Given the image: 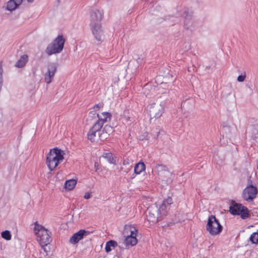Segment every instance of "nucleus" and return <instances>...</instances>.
<instances>
[{"label": "nucleus", "mask_w": 258, "mask_h": 258, "mask_svg": "<svg viewBox=\"0 0 258 258\" xmlns=\"http://www.w3.org/2000/svg\"><path fill=\"white\" fill-rule=\"evenodd\" d=\"M64 155V151L57 147L50 150L46 156V164L50 172L63 160Z\"/></svg>", "instance_id": "f257e3e1"}, {"label": "nucleus", "mask_w": 258, "mask_h": 258, "mask_svg": "<svg viewBox=\"0 0 258 258\" xmlns=\"http://www.w3.org/2000/svg\"><path fill=\"white\" fill-rule=\"evenodd\" d=\"M66 39L62 35H58L53 41L49 44L45 49L48 55L60 53L64 47Z\"/></svg>", "instance_id": "f03ea898"}, {"label": "nucleus", "mask_w": 258, "mask_h": 258, "mask_svg": "<svg viewBox=\"0 0 258 258\" xmlns=\"http://www.w3.org/2000/svg\"><path fill=\"white\" fill-rule=\"evenodd\" d=\"M34 230L37 236V241L40 244H49L51 241L50 233L47 229L40 225L37 222L34 223Z\"/></svg>", "instance_id": "7ed1b4c3"}, {"label": "nucleus", "mask_w": 258, "mask_h": 258, "mask_svg": "<svg viewBox=\"0 0 258 258\" xmlns=\"http://www.w3.org/2000/svg\"><path fill=\"white\" fill-rule=\"evenodd\" d=\"M229 212L233 215H240L242 219H245L249 216V211L246 207L234 201L231 202Z\"/></svg>", "instance_id": "20e7f679"}, {"label": "nucleus", "mask_w": 258, "mask_h": 258, "mask_svg": "<svg viewBox=\"0 0 258 258\" xmlns=\"http://www.w3.org/2000/svg\"><path fill=\"white\" fill-rule=\"evenodd\" d=\"M206 229L211 235H216L222 231L223 227L215 216L211 215L208 220Z\"/></svg>", "instance_id": "39448f33"}, {"label": "nucleus", "mask_w": 258, "mask_h": 258, "mask_svg": "<svg viewBox=\"0 0 258 258\" xmlns=\"http://www.w3.org/2000/svg\"><path fill=\"white\" fill-rule=\"evenodd\" d=\"M130 232V234L127 235L124 240V243L126 246H134L137 243V239L136 238L138 229L132 225H125L124 233H128Z\"/></svg>", "instance_id": "423d86ee"}, {"label": "nucleus", "mask_w": 258, "mask_h": 258, "mask_svg": "<svg viewBox=\"0 0 258 258\" xmlns=\"http://www.w3.org/2000/svg\"><path fill=\"white\" fill-rule=\"evenodd\" d=\"M164 106L161 103H154L150 104L148 108V112L150 117V119L156 120L160 117L164 112Z\"/></svg>", "instance_id": "0eeeda50"}, {"label": "nucleus", "mask_w": 258, "mask_h": 258, "mask_svg": "<svg viewBox=\"0 0 258 258\" xmlns=\"http://www.w3.org/2000/svg\"><path fill=\"white\" fill-rule=\"evenodd\" d=\"M257 192V189L255 186L250 185L243 189L242 197L247 202L252 201L256 198Z\"/></svg>", "instance_id": "6e6552de"}, {"label": "nucleus", "mask_w": 258, "mask_h": 258, "mask_svg": "<svg viewBox=\"0 0 258 258\" xmlns=\"http://www.w3.org/2000/svg\"><path fill=\"white\" fill-rule=\"evenodd\" d=\"M148 215H147V220L149 222L156 223L162 219L158 213V207L154 205L148 208Z\"/></svg>", "instance_id": "1a4fd4ad"}, {"label": "nucleus", "mask_w": 258, "mask_h": 258, "mask_svg": "<svg viewBox=\"0 0 258 258\" xmlns=\"http://www.w3.org/2000/svg\"><path fill=\"white\" fill-rule=\"evenodd\" d=\"M101 129L99 125L94 124L88 133V139L91 142L97 141L98 140L101 141Z\"/></svg>", "instance_id": "9d476101"}, {"label": "nucleus", "mask_w": 258, "mask_h": 258, "mask_svg": "<svg viewBox=\"0 0 258 258\" xmlns=\"http://www.w3.org/2000/svg\"><path fill=\"white\" fill-rule=\"evenodd\" d=\"M92 34L95 38V43L97 44H100L104 39V32L102 29L101 25H97L90 27Z\"/></svg>", "instance_id": "9b49d317"}, {"label": "nucleus", "mask_w": 258, "mask_h": 258, "mask_svg": "<svg viewBox=\"0 0 258 258\" xmlns=\"http://www.w3.org/2000/svg\"><path fill=\"white\" fill-rule=\"evenodd\" d=\"M57 66L56 63L52 62L48 64L47 71L44 74V80L47 84H50L56 72Z\"/></svg>", "instance_id": "f8f14e48"}, {"label": "nucleus", "mask_w": 258, "mask_h": 258, "mask_svg": "<svg viewBox=\"0 0 258 258\" xmlns=\"http://www.w3.org/2000/svg\"><path fill=\"white\" fill-rule=\"evenodd\" d=\"M91 21L90 27L95 26L97 25H101V20L102 19V13L98 10L92 11L90 13Z\"/></svg>", "instance_id": "ddd939ff"}, {"label": "nucleus", "mask_w": 258, "mask_h": 258, "mask_svg": "<svg viewBox=\"0 0 258 258\" xmlns=\"http://www.w3.org/2000/svg\"><path fill=\"white\" fill-rule=\"evenodd\" d=\"M88 234V231L81 229L72 235L70 238L69 242L72 244H76L82 239L84 236Z\"/></svg>", "instance_id": "4468645a"}, {"label": "nucleus", "mask_w": 258, "mask_h": 258, "mask_svg": "<svg viewBox=\"0 0 258 258\" xmlns=\"http://www.w3.org/2000/svg\"><path fill=\"white\" fill-rule=\"evenodd\" d=\"M97 117L98 118V121H97L94 124H98L100 127L102 128L103 124L105 122L110 121L111 118V114L107 112H103L101 115L97 114Z\"/></svg>", "instance_id": "2eb2a0df"}, {"label": "nucleus", "mask_w": 258, "mask_h": 258, "mask_svg": "<svg viewBox=\"0 0 258 258\" xmlns=\"http://www.w3.org/2000/svg\"><path fill=\"white\" fill-rule=\"evenodd\" d=\"M114 130L112 126L110 125H105L103 130H101V141H104L108 138L109 136L114 132Z\"/></svg>", "instance_id": "dca6fc26"}, {"label": "nucleus", "mask_w": 258, "mask_h": 258, "mask_svg": "<svg viewBox=\"0 0 258 258\" xmlns=\"http://www.w3.org/2000/svg\"><path fill=\"white\" fill-rule=\"evenodd\" d=\"M184 17V27L185 29H189L192 25L193 21L192 20V12L191 11H185L183 13Z\"/></svg>", "instance_id": "f3484780"}, {"label": "nucleus", "mask_w": 258, "mask_h": 258, "mask_svg": "<svg viewBox=\"0 0 258 258\" xmlns=\"http://www.w3.org/2000/svg\"><path fill=\"white\" fill-rule=\"evenodd\" d=\"M158 175L161 178L164 179L165 177L169 174V171L166 166L162 164H157L155 166Z\"/></svg>", "instance_id": "a211bd4d"}, {"label": "nucleus", "mask_w": 258, "mask_h": 258, "mask_svg": "<svg viewBox=\"0 0 258 258\" xmlns=\"http://www.w3.org/2000/svg\"><path fill=\"white\" fill-rule=\"evenodd\" d=\"M186 218V215L183 213L180 212H176L173 220V222L168 223V226H172L175 223H181Z\"/></svg>", "instance_id": "6ab92c4d"}, {"label": "nucleus", "mask_w": 258, "mask_h": 258, "mask_svg": "<svg viewBox=\"0 0 258 258\" xmlns=\"http://www.w3.org/2000/svg\"><path fill=\"white\" fill-rule=\"evenodd\" d=\"M23 0H10L7 3V9L12 11L16 9L22 2Z\"/></svg>", "instance_id": "aec40b11"}, {"label": "nucleus", "mask_w": 258, "mask_h": 258, "mask_svg": "<svg viewBox=\"0 0 258 258\" xmlns=\"http://www.w3.org/2000/svg\"><path fill=\"white\" fill-rule=\"evenodd\" d=\"M28 60V56L27 54H23L18 60L15 64V66L17 68H23L25 66Z\"/></svg>", "instance_id": "412c9836"}, {"label": "nucleus", "mask_w": 258, "mask_h": 258, "mask_svg": "<svg viewBox=\"0 0 258 258\" xmlns=\"http://www.w3.org/2000/svg\"><path fill=\"white\" fill-rule=\"evenodd\" d=\"M117 246L118 244L116 241L113 240H109L106 243L105 248V251L107 253H108L110 251H111L112 249H114L115 247H117Z\"/></svg>", "instance_id": "4be33fe9"}, {"label": "nucleus", "mask_w": 258, "mask_h": 258, "mask_svg": "<svg viewBox=\"0 0 258 258\" xmlns=\"http://www.w3.org/2000/svg\"><path fill=\"white\" fill-rule=\"evenodd\" d=\"M121 118L126 123H131L133 121V117H132L129 110L127 109L124 110L121 115Z\"/></svg>", "instance_id": "5701e85b"}, {"label": "nucleus", "mask_w": 258, "mask_h": 258, "mask_svg": "<svg viewBox=\"0 0 258 258\" xmlns=\"http://www.w3.org/2000/svg\"><path fill=\"white\" fill-rule=\"evenodd\" d=\"M146 169L145 164L142 162H139L136 164L134 167V172L137 174H140L142 171H144Z\"/></svg>", "instance_id": "b1692460"}, {"label": "nucleus", "mask_w": 258, "mask_h": 258, "mask_svg": "<svg viewBox=\"0 0 258 258\" xmlns=\"http://www.w3.org/2000/svg\"><path fill=\"white\" fill-rule=\"evenodd\" d=\"M169 209V207L165 204H162L160 205V207L158 208V213H159V216L162 218V217L165 216L167 213L168 210Z\"/></svg>", "instance_id": "393cba45"}, {"label": "nucleus", "mask_w": 258, "mask_h": 258, "mask_svg": "<svg viewBox=\"0 0 258 258\" xmlns=\"http://www.w3.org/2000/svg\"><path fill=\"white\" fill-rule=\"evenodd\" d=\"M123 165L125 166L124 169L123 170L124 168L123 167L121 168V169L123 170L125 173H127L132 168V162L128 158L123 159Z\"/></svg>", "instance_id": "a878e982"}, {"label": "nucleus", "mask_w": 258, "mask_h": 258, "mask_svg": "<svg viewBox=\"0 0 258 258\" xmlns=\"http://www.w3.org/2000/svg\"><path fill=\"white\" fill-rule=\"evenodd\" d=\"M77 184V180L74 179L68 180L66 181L64 186L69 190H72Z\"/></svg>", "instance_id": "bb28decb"}, {"label": "nucleus", "mask_w": 258, "mask_h": 258, "mask_svg": "<svg viewBox=\"0 0 258 258\" xmlns=\"http://www.w3.org/2000/svg\"><path fill=\"white\" fill-rule=\"evenodd\" d=\"M249 239L252 243L258 244V231L253 233L251 235Z\"/></svg>", "instance_id": "cd10ccee"}, {"label": "nucleus", "mask_w": 258, "mask_h": 258, "mask_svg": "<svg viewBox=\"0 0 258 258\" xmlns=\"http://www.w3.org/2000/svg\"><path fill=\"white\" fill-rule=\"evenodd\" d=\"M1 235L4 239L7 240H10L11 239L12 235L11 232L8 230H5L2 232Z\"/></svg>", "instance_id": "c85d7f7f"}, {"label": "nucleus", "mask_w": 258, "mask_h": 258, "mask_svg": "<svg viewBox=\"0 0 258 258\" xmlns=\"http://www.w3.org/2000/svg\"><path fill=\"white\" fill-rule=\"evenodd\" d=\"M103 157L106 158L110 163H114V158L111 153H105L103 155Z\"/></svg>", "instance_id": "c756f323"}, {"label": "nucleus", "mask_w": 258, "mask_h": 258, "mask_svg": "<svg viewBox=\"0 0 258 258\" xmlns=\"http://www.w3.org/2000/svg\"><path fill=\"white\" fill-rule=\"evenodd\" d=\"M41 246L42 249L44 250V251L45 252L46 255L48 254V252L50 251V247L49 246H48V244H40Z\"/></svg>", "instance_id": "7c9ffc66"}, {"label": "nucleus", "mask_w": 258, "mask_h": 258, "mask_svg": "<svg viewBox=\"0 0 258 258\" xmlns=\"http://www.w3.org/2000/svg\"><path fill=\"white\" fill-rule=\"evenodd\" d=\"M172 199L170 197H168L167 199L165 200H164L162 202V204H165V205H166L168 206V207L169 206V205L172 204Z\"/></svg>", "instance_id": "2f4dec72"}, {"label": "nucleus", "mask_w": 258, "mask_h": 258, "mask_svg": "<svg viewBox=\"0 0 258 258\" xmlns=\"http://www.w3.org/2000/svg\"><path fill=\"white\" fill-rule=\"evenodd\" d=\"M3 69L1 67V66L0 65V90H1L2 85H3Z\"/></svg>", "instance_id": "473e14b6"}, {"label": "nucleus", "mask_w": 258, "mask_h": 258, "mask_svg": "<svg viewBox=\"0 0 258 258\" xmlns=\"http://www.w3.org/2000/svg\"><path fill=\"white\" fill-rule=\"evenodd\" d=\"M245 77H246V75H239L238 77H237V81L239 82H243L244 80H245Z\"/></svg>", "instance_id": "72a5a7b5"}, {"label": "nucleus", "mask_w": 258, "mask_h": 258, "mask_svg": "<svg viewBox=\"0 0 258 258\" xmlns=\"http://www.w3.org/2000/svg\"><path fill=\"white\" fill-rule=\"evenodd\" d=\"M84 198L86 199H89L91 197V194L90 192H86L84 196Z\"/></svg>", "instance_id": "f704fd0d"}, {"label": "nucleus", "mask_w": 258, "mask_h": 258, "mask_svg": "<svg viewBox=\"0 0 258 258\" xmlns=\"http://www.w3.org/2000/svg\"><path fill=\"white\" fill-rule=\"evenodd\" d=\"M100 108V106H99V104H96L94 106V108L95 109V108H97V109H99Z\"/></svg>", "instance_id": "c9c22d12"}, {"label": "nucleus", "mask_w": 258, "mask_h": 258, "mask_svg": "<svg viewBox=\"0 0 258 258\" xmlns=\"http://www.w3.org/2000/svg\"><path fill=\"white\" fill-rule=\"evenodd\" d=\"M224 128L225 130H228L229 131H230V128L228 126H224Z\"/></svg>", "instance_id": "e433bc0d"}, {"label": "nucleus", "mask_w": 258, "mask_h": 258, "mask_svg": "<svg viewBox=\"0 0 258 258\" xmlns=\"http://www.w3.org/2000/svg\"><path fill=\"white\" fill-rule=\"evenodd\" d=\"M28 3H32L34 0H27Z\"/></svg>", "instance_id": "4c0bfd02"}, {"label": "nucleus", "mask_w": 258, "mask_h": 258, "mask_svg": "<svg viewBox=\"0 0 258 258\" xmlns=\"http://www.w3.org/2000/svg\"><path fill=\"white\" fill-rule=\"evenodd\" d=\"M119 247L120 249H121L120 246H119Z\"/></svg>", "instance_id": "58836bf2"}, {"label": "nucleus", "mask_w": 258, "mask_h": 258, "mask_svg": "<svg viewBox=\"0 0 258 258\" xmlns=\"http://www.w3.org/2000/svg\"><path fill=\"white\" fill-rule=\"evenodd\" d=\"M257 231H258V230H257Z\"/></svg>", "instance_id": "ea45409f"}]
</instances>
